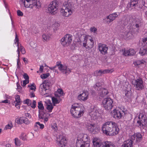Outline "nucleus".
<instances>
[{
	"mask_svg": "<svg viewBox=\"0 0 147 147\" xmlns=\"http://www.w3.org/2000/svg\"><path fill=\"white\" fill-rule=\"evenodd\" d=\"M102 129L106 135L113 136L117 134L119 131L117 124L112 121H109L103 124Z\"/></svg>",
	"mask_w": 147,
	"mask_h": 147,
	"instance_id": "f257e3e1",
	"label": "nucleus"
},
{
	"mask_svg": "<svg viewBox=\"0 0 147 147\" xmlns=\"http://www.w3.org/2000/svg\"><path fill=\"white\" fill-rule=\"evenodd\" d=\"M74 11L73 3L70 2H65L63 3L60 12L63 16L68 17L71 16Z\"/></svg>",
	"mask_w": 147,
	"mask_h": 147,
	"instance_id": "f03ea898",
	"label": "nucleus"
},
{
	"mask_svg": "<svg viewBox=\"0 0 147 147\" xmlns=\"http://www.w3.org/2000/svg\"><path fill=\"white\" fill-rule=\"evenodd\" d=\"M89 140V137L87 134H79L76 143V147H89L90 146Z\"/></svg>",
	"mask_w": 147,
	"mask_h": 147,
	"instance_id": "7ed1b4c3",
	"label": "nucleus"
},
{
	"mask_svg": "<svg viewBox=\"0 0 147 147\" xmlns=\"http://www.w3.org/2000/svg\"><path fill=\"white\" fill-rule=\"evenodd\" d=\"M24 7H26L32 8L34 6L38 8L41 7V4L39 0H22Z\"/></svg>",
	"mask_w": 147,
	"mask_h": 147,
	"instance_id": "20e7f679",
	"label": "nucleus"
},
{
	"mask_svg": "<svg viewBox=\"0 0 147 147\" xmlns=\"http://www.w3.org/2000/svg\"><path fill=\"white\" fill-rule=\"evenodd\" d=\"M92 142L94 147H115L114 144L108 141L105 142L101 146L100 140L97 138H94L93 139Z\"/></svg>",
	"mask_w": 147,
	"mask_h": 147,
	"instance_id": "39448f33",
	"label": "nucleus"
},
{
	"mask_svg": "<svg viewBox=\"0 0 147 147\" xmlns=\"http://www.w3.org/2000/svg\"><path fill=\"white\" fill-rule=\"evenodd\" d=\"M113 100L110 98L107 97L103 99L102 101V105L104 109L109 111L113 106Z\"/></svg>",
	"mask_w": 147,
	"mask_h": 147,
	"instance_id": "423d86ee",
	"label": "nucleus"
},
{
	"mask_svg": "<svg viewBox=\"0 0 147 147\" xmlns=\"http://www.w3.org/2000/svg\"><path fill=\"white\" fill-rule=\"evenodd\" d=\"M56 66L58 67L59 70L63 74L68 75L71 72V69L68 68L65 64L63 65L61 62H57Z\"/></svg>",
	"mask_w": 147,
	"mask_h": 147,
	"instance_id": "0eeeda50",
	"label": "nucleus"
},
{
	"mask_svg": "<svg viewBox=\"0 0 147 147\" xmlns=\"http://www.w3.org/2000/svg\"><path fill=\"white\" fill-rule=\"evenodd\" d=\"M58 2L57 1L51 2L49 5L48 10L49 13L51 14H54L58 8Z\"/></svg>",
	"mask_w": 147,
	"mask_h": 147,
	"instance_id": "6e6552de",
	"label": "nucleus"
},
{
	"mask_svg": "<svg viewBox=\"0 0 147 147\" xmlns=\"http://www.w3.org/2000/svg\"><path fill=\"white\" fill-rule=\"evenodd\" d=\"M138 118L140 120L137 121L138 126L141 129H144L146 126H147V118L146 116L140 115Z\"/></svg>",
	"mask_w": 147,
	"mask_h": 147,
	"instance_id": "1a4fd4ad",
	"label": "nucleus"
},
{
	"mask_svg": "<svg viewBox=\"0 0 147 147\" xmlns=\"http://www.w3.org/2000/svg\"><path fill=\"white\" fill-rule=\"evenodd\" d=\"M86 127L88 131L93 134H96L98 131V128L96 124L93 123H87Z\"/></svg>",
	"mask_w": 147,
	"mask_h": 147,
	"instance_id": "9d476101",
	"label": "nucleus"
},
{
	"mask_svg": "<svg viewBox=\"0 0 147 147\" xmlns=\"http://www.w3.org/2000/svg\"><path fill=\"white\" fill-rule=\"evenodd\" d=\"M72 41L71 36L70 34H67L61 39V44L64 47L69 46Z\"/></svg>",
	"mask_w": 147,
	"mask_h": 147,
	"instance_id": "9b49d317",
	"label": "nucleus"
},
{
	"mask_svg": "<svg viewBox=\"0 0 147 147\" xmlns=\"http://www.w3.org/2000/svg\"><path fill=\"white\" fill-rule=\"evenodd\" d=\"M132 84L134 85L136 89L137 90L141 89L143 87L142 80L140 78L133 80L132 81Z\"/></svg>",
	"mask_w": 147,
	"mask_h": 147,
	"instance_id": "f8f14e48",
	"label": "nucleus"
},
{
	"mask_svg": "<svg viewBox=\"0 0 147 147\" xmlns=\"http://www.w3.org/2000/svg\"><path fill=\"white\" fill-rule=\"evenodd\" d=\"M56 143L59 147H64L66 143V139L62 135L57 136Z\"/></svg>",
	"mask_w": 147,
	"mask_h": 147,
	"instance_id": "ddd939ff",
	"label": "nucleus"
},
{
	"mask_svg": "<svg viewBox=\"0 0 147 147\" xmlns=\"http://www.w3.org/2000/svg\"><path fill=\"white\" fill-rule=\"evenodd\" d=\"M84 108L82 105L78 106L76 112L74 113V117L78 118L82 115L84 113Z\"/></svg>",
	"mask_w": 147,
	"mask_h": 147,
	"instance_id": "4468645a",
	"label": "nucleus"
},
{
	"mask_svg": "<svg viewBox=\"0 0 147 147\" xmlns=\"http://www.w3.org/2000/svg\"><path fill=\"white\" fill-rule=\"evenodd\" d=\"M112 116L115 119H120L123 116L124 112L121 110L119 111L116 109H114L111 112Z\"/></svg>",
	"mask_w": 147,
	"mask_h": 147,
	"instance_id": "2eb2a0df",
	"label": "nucleus"
},
{
	"mask_svg": "<svg viewBox=\"0 0 147 147\" xmlns=\"http://www.w3.org/2000/svg\"><path fill=\"white\" fill-rule=\"evenodd\" d=\"M98 49L100 53L102 55H105L107 53L108 47L105 44L102 43H98Z\"/></svg>",
	"mask_w": 147,
	"mask_h": 147,
	"instance_id": "dca6fc26",
	"label": "nucleus"
},
{
	"mask_svg": "<svg viewBox=\"0 0 147 147\" xmlns=\"http://www.w3.org/2000/svg\"><path fill=\"white\" fill-rule=\"evenodd\" d=\"M89 114L92 119H97L99 116V113L97 108L94 107L93 109H92Z\"/></svg>",
	"mask_w": 147,
	"mask_h": 147,
	"instance_id": "f3484780",
	"label": "nucleus"
},
{
	"mask_svg": "<svg viewBox=\"0 0 147 147\" xmlns=\"http://www.w3.org/2000/svg\"><path fill=\"white\" fill-rule=\"evenodd\" d=\"M145 2L143 0H131L130 3V7L138 6L141 5H144Z\"/></svg>",
	"mask_w": 147,
	"mask_h": 147,
	"instance_id": "a211bd4d",
	"label": "nucleus"
},
{
	"mask_svg": "<svg viewBox=\"0 0 147 147\" xmlns=\"http://www.w3.org/2000/svg\"><path fill=\"white\" fill-rule=\"evenodd\" d=\"M118 15L116 13H114L109 14L105 19L107 23L109 24L114 20L117 17Z\"/></svg>",
	"mask_w": 147,
	"mask_h": 147,
	"instance_id": "6ab92c4d",
	"label": "nucleus"
},
{
	"mask_svg": "<svg viewBox=\"0 0 147 147\" xmlns=\"http://www.w3.org/2000/svg\"><path fill=\"white\" fill-rule=\"evenodd\" d=\"M88 94L86 91H84L82 93L80 94L78 96V98L80 100L85 101L88 98Z\"/></svg>",
	"mask_w": 147,
	"mask_h": 147,
	"instance_id": "aec40b11",
	"label": "nucleus"
},
{
	"mask_svg": "<svg viewBox=\"0 0 147 147\" xmlns=\"http://www.w3.org/2000/svg\"><path fill=\"white\" fill-rule=\"evenodd\" d=\"M110 71V70L109 69H100L94 72V75L95 76H97L101 75L102 74L109 73Z\"/></svg>",
	"mask_w": 147,
	"mask_h": 147,
	"instance_id": "412c9836",
	"label": "nucleus"
},
{
	"mask_svg": "<svg viewBox=\"0 0 147 147\" xmlns=\"http://www.w3.org/2000/svg\"><path fill=\"white\" fill-rule=\"evenodd\" d=\"M94 45V41L92 38L88 37L86 49L89 50L92 49Z\"/></svg>",
	"mask_w": 147,
	"mask_h": 147,
	"instance_id": "4be33fe9",
	"label": "nucleus"
},
{
	"mask_svg": "<svg viewBox=\"0 0 147 147\" xmlns=\"http://www.w3.org/2000/svg\"><path fill=\"white\" fill-rule=\"evenodd\" d=\"M143 46L141 47L139 51V54L142 55L147 54V44H144L143 42Z\"/></svg>",
	"mask_w": 147,
	"mask_h": 147,
	"instance_id": "5701e85b",
	"label": "nucleus"
},
{
	"mask_svg": "<svg viewBox=\"0 0 147 147\" xmlns=\"http://www.w3.org/2000/svg\"><path fill=\"white\" fill-rule=\"evenodd\" d=\"M99 96L101 97H104L105 96L108 94L109 92L105 88H102L98 91Z\"/></svg>",
	"mask_w": 147,
	"mask_h": 147,
	"instance_id": "b1692460",
	"label": "nucleus"
},
{
	"mask_svg": "<svg viewBox=\"0 0 147 147\" xmlns=\"http://www.w3.org/2000/svg\"><path fill=\"white\" fill-rule=\"evenodd\" d=\"M15 98V100L14 102V103L15 104V106L16 108H18L19 109L20 105L21 103L20 96L19 95L16 96Z\"/></svg>",
	"mask_w": 147,
	"mask_h": 147,
	"instance_id": "393cba45",
	"label": "nucleus"
},
{
	"mask_svg": "<svg viewBox=\"0 0 147 147\" xmlns=\"http://www.w3.org/2000/svg\"><path fill=\"white\" fill-rule=\"evenodd\" d=\"M38 117L39 119L44 120L45 122H47L48 120V118L46 116V114L43 111H39Z\"/></svg>",
	"mask_w": 147,
	"mask_h": 147,
	"instance_id": "a878e982",
	"label": "nucleus"
},
{
	"mask_svg": "<svg viewBox=\"0 0 147 147\" xmlns=\"http://www.w3.org/2000/svg\"><path fill=\"white\" fill-rule=\"evenodd\" d=\"M132 141L131 140H127L123 142L122 146L123 147H133Z\"/></svg>",
	"mask_w": 147,
	"mask_h": 147,
	"instance_id": "bb28decb",
	"label": "nucleus"
},
{
	"mask_svg": "<svg viewBox=\"0 0 147 147\" xmlns=\"http://www.w3.org/2000/svg\"><path fill=\"white\" fill-rule=\"evenodd\" d=\"M77 105L74 104L72 105L71 106V113L72 115L74 117V113L76 112L77 109V107L78 106H77Z\"/></svg>",
	"mask_w": 147,
	"mask_h": 147,
	"instance_id": "cd10ccee",
	"label": "nucleus"
},
{
	"mask_svg": "<svg viewBox=\"0 0 147 147\" xmlns=\"http://www.w3.org/2000/svg\"><path fill=\"white\" fill-rule=\"evenodd\" d=\"M145 63V61L143 60L136 61L134 62L133 64L136 67H138V66L141 64H144Z\"/></svg>",
	"mask_w": 147,
	"mask_h": 147,
	"instance_id": "c85d7f7f",
	"label": "nucleus"
},
{
	"mask_svg": "<svg viewBox=\"0 0 147 147\" xmlns=\"http://www.w3.org/2000/svg\"><path fill=\"white\" fill-rule=\"evenodd\" d=\"M44 127L43 124H40L39 122H36L34 125V127L35 129H38L39 127L40 128L42 129L44 128Z\"/></svg>",
	"mask_w": 147,
	"mask_h": 147,
	"instance_id": "c756f323",
	"label": "nucleus"
},
{
	"mask_svg": "<svg viewBox=\"0 0 147 147\" xmlns=\"http://www.w3.org/2000/svg\"><path fill=\"white\" fill-rule=\"evenodd\" d=\"M14 142L17 147L21 146L22 144L21 141L18 138H16L14 139Z\"/></svg>",
	"mask_w": 147,
	"mask_h": 147,
	"instance_id": "7c9ffc66",
	"label": "nucleus"
},
{
	"mask_svg": "<svg viewBox=\"0 0 147 147\" xmlns=\"http://www.w3.org/2000/svg\"><path fill=\"white\" fill-rule=\"evenodd\" d=\"M46 85L44 84H40L39 88V91H46L47 89H46Z\"/></svg>",
	"mask_w": 147,
	"mask_h": 147,
	"instance_id": "2f4dec72",
	"label": "nucleus"
},
{
	"mask_svg": "<svg viewBox=\"0 0 147 147\" xmlns=\"http://www.w3.org/2000/svg\"><path fill=\"white\" fill-rule=\"evenodd\" d=\"M43 41H47L49 40L50 37L48 34H44L42 35Z\"/></svg>",
	"mask_w": 147,
	"mask_h": 147,
	"instance_id": "473e14b6",
	"label": "nucleus"
},
{
	"mask_svg": "<svg viewBox=\"0 0 147 147\" xmlns=\"http://www.w3.org/2000/svg\"><path fill=\"white\" fill-rule=\"evenodd\" d=\"M135 134L136 136V141L137 142H140L142 138V135L140 133H137Z\"/></svg>",
	"mask_w": 147,
	"mask_h": 147,
	"instance_id": "72a5a7b5",
	"label": "nucleus"
},
{
	"mask_svg": "<svg viewBox=\"0 0 147 147\" xmlns=\"http://www.w3.org/2000/svg\"><path fill=\"white\" fill-rule=\"evenodd\" d=\"M101 84L100 83H97L93 87L95 88V90H97L99 91L101 89Z\"/></svg>",
	"mask_w": 147,
	"mask_h": 147,
	"instance_id": "f704fd0d",
	"label": "nucleus"
},
{
	"mask_svg": "<svg viewBox=\"0 0 147 147\" xmlns=\"http://www.w3.org/2000/svg\"><path fill=\"white\" fill-rule=\"evenodd\" d=\"M60 26V24L59 23L55 22L52 25V27L54 30L55 31L58 30Z\"/></svg>",
	"mask_w": 147,
	"mask_h": 147,
	"instance_id": "c9c22d12",
	"label": "nucleus"
},
{
	"mask_svg": "<svg viewBox=\"0 0 147 147\" xmlns=\"http://www.w3.org/2000/svg\"><path fill=\"white\" fill-rule=\"evenodd\" d=\"M38 107L39 109L41 111H42L44 110V107L41 101L38 102Z\"/></svg>",
	"mask_w": 147,
	"mask_h": 147,
	"instance_id": "e433bc0d",
	"label": "nucleus"
},
{
	"mask_svg": "<svg viewBox=\"0 0 147 147\" xmlns=\"http://www.w3.org/2000/svg\"><path fill=\"white\" fill-rule=\"evenodd\" d=\"M16 121L18 124H21L24 123V120L22 118L20 117L19 118L16 119Z\"/></svg>",
	"mask_w": 147,
	"mask_h": 147,
	"instance_id": "4c0bfd02",
	"label": "nucleus"
},
{
	"mask_svg": "<svg viewBox=\"0 0 147 147\" xmlns=\"http://www.w3.org/2000/svg\"><path fill=\"white\" fill-rule=\"evenodd\" d=\"M125 96H124L125 98L127 99V100H128L129 99H130L131 98V93L129 92H126L125 94Z\"/></svg>",
	"mask_w": 147,
	"mask_h": 147,
	"instance_id": "58836bf2",
	"label": "nucleus"
},
{
	"mask_svg": "<svg viewBox=\"0 0 147 147\" xmlns=\"http://www.w3.org/2000/svg\"><path fill=\"white\" fill-rule=\"evenodd\" d=\"M122 51L123 52V55H125V56H129L128 50H127L125 49H124L122 50Z\"/></svg>",
	"mask_w": 147,
	"mask_h": 147,
	"instance_id": "ea45409f",
	"label": "nucleus"
},
{
	"mask_svg": "<svg viewBox=\"0 0 147 147\" xmlns=\"http://www.w3.org/2000/svg\"><path fill=\"white\" fill-rule=\"evenodd\" d=\"M129 56H132L136 54L135 51L133 49L131 48L129 50Z\"/></svg>",
	"mask_w": 147,
	"mask_h": 147,
	"instance_id": "a19ab883",
	"label": "nucleus"
},
{
	"mask_svg": "<svg viewBox=\"0 0 147 147\" xmlns=\"http://www.w3.org/2000/svg\"><path fill=\"white\" fill-rule=\"evenodd\" d=\"M13 127L12 123L11 122H10V123L6 125L4 128V129L7 130V129H11Z\"/></svg>",
	"mask_w": 147,
	"mask_h": 147,
	"instance_id": "79ce46f5",
	"label": "nucleus"
},
{
	"mask_svg": "<svg viewBox=\"0 0 147 147\" xmlns=\"http://www.w3.org/2000/svg\"><path fill=\"white\" fill-rule=\"evenodd\" d=\"M20 139L22 140L25 141L26 140V135L25 134L22 133L21 134L20 136Z\"/></svg>",
	"mask_w": 147,
	"mask_h": 147,
	"instance_id": "37998d69",
	"label": "nucleus"
},
{
	"mask_svg": "<svg viewBox=\"0 0 147 147\" xmlns=\"http://www.w3.org/2000/svg\"><path fill=\"white\" fill-rule=\"evenodd\" d=\"M28 87L31 90H35L36 88V86L34 83L33 84H30L28 85Z\"/></svg>",
	"mask_w": 147,
	"mask_h": 147,
	"instance_id": "c03bdc74",
	"label": "nucleus"
},
{
	"mask_svg": "<svg viewBox=\"0 0 147 147\" xmlns=\"http://www.w3.org/2000/svg\"><path fill=\"white\" fill-rule=\"evenodd\" d=\"M52 102L54 104H58L59 103L60 100L57 99L56 98L53 97L52 98Z\"/></svg>",
	"mask_w": 147,
	"mask_h": 147,
	"instance_id": "a18cd8bd",
	"label": "nucleus"
},
{
	"mask_svg": "<svg viewBox=\"0 0 147 147\" xmlns=\"http://www.w3.org/2000/svg\"><path fill=\"white\" fill-rule=\"evenodd\" d=\"M19 49L21 51L22 54H24L26 53V51L24 48L21 45H20V46L19 45Z\"/></svg>",
	"mask_w": 147,
	"mask_h": 147,
	"instance_id": "49530a36",
	"label": "nucleus"
},
{
	"mask_svg": "<svg viewBox=\"0 0 147 147\" xmlns=\"http://www.w3.org/2000/svg\"><path fill=\"white\" fill-rule=\"evenodd\" d=\"M47 108L49 112H51L53 108V107L51 104L48 105L47 106Z\"/></svg>",
	"mask_w": 147,
	"mask_h": 147,
	"instance_id": "de8ad7c7",
	"label": "nucleus"
},
{
	"mask_svg": "<svg viewBox=\"0 0 147 147\" xmlns=\"http://www.w3.org/2000/svg\"><path fill=\"white\" fill-rule=\"evenodd\" d=\"M88 37H85L84 40L83 41V46L86 48L87 47V42L88 40Z\"/></svg>",
	"mask_w": 147,
	"mask_h": 147,
	"instance_id": "09e8293b",
	"label": "nucleus"
},
{
	"mask_svg": "<svg viewBox=\"0 0 147 147\" xmlns=\"http://www.w3.org/2000/svg\"><path fill=\"white\" fill-rule=\"evenodd\" d=\"M49 76V73L43 74L41 75L40 77L42 79H45L48 77Z\"/></svg>",
	"mask_w": 147,
	"mask_h": 147,
	"instance_id": "8fccbe9b",
	"label": "nucleus"
},
{
	"mask_svg": "<svg viewBox=\"0 0 147 147\" xmlns=\"http://www.w3.org/2000/svg\"><path fill=\"white\" fill-rule=\"evenodd\" d=\"M52 128L54 131L56 132L58 131V128L56 123H54L52 125Z\"/></svg>",
	"mask_w": 147,
	"mask_h": 147,
	"instance_id": "3c124183",
	"label": "nucleus"
},
{
	"mask_svg": "<svg viewBox=\"0 0 147 147\" xmlns=\"http://www.w3.org/2000/svg\"><path fill=\"white\" fill-rule=\"evenodd\" d=\"M30 106L33 109L35 108L36 106V102L35 100H33L32 103L31 102V105Z\"/></svg>",
	"mask_w": 147,
	"mask_h": 147,
	"instance_id": "603ef678",
	"label": "nucleus"
},
{
	"mask_svg": "<svg viewBox=\"0 0 147 147\" xmlns=\"http://www.w3.org/2000/svg\"><path fill=\"white\" fill-rule=\"evenodd\" d=\"M90 30L91 32H93L94 33H96L97 30V29L94 27H91L90 29Z\"/></svg>",
	"mask_w": 147,
	"mask_h": 147,
	"instance_id": "864d4df0",
	"label": "nucleus"
},
{
	"mask_svg": "<svg viewBox=\"0 0 147 147\" xmlns=\"http://www.w3.org/2000/svg\"><path fill=\"white\" fill-rule=\"evenodd\" d=\"M29 82V80H25L23 81V84L22 85V86L24 87Z\"/></svg>",
	"mask_w": 147,
	"mask_h": 147,
	"instance_id": "5fc2aeb1",
	"label": "nucleus"
},
{
	"mask_svg": "<svg viewBox=\"0 0 147 147\" xmlns=\"http://www.w3.org/2000/svg\"><path fill=\"white\" fill-rule=\"evenodd\" d=\"M132 35L131 34L130 32H128L125 35L126 38H130L131 37V36Z\"/></svg>",
	"mask_w": 147,
	"mask_h": 147,
	"instance_id": "6e6d98bb",
	"label": "nucleus"
},
{
	"mask_svg": "<svg viewBox=\"0 0 147 147\" xmlns=\"http://www.w3.org/2000/svg\"><path fill=\"white\" fill-rule=\"evenodd\" d=\"M14 41L15 43V44H16L17 43V44H18V43L19 44V39L16 32V37Z\"/></svg>",
	"mask_w": 147,
	"mask_h": 147,
	"instance_id": "4d7b16f0",
	"label": "nucleus"
},
{
	"mask_svg": "<svg viewBox=\"0 0 147 147\" xmlns=\"http://www.w3.org/2000/svg\"><path fill=\"white\" fill-rule=\"evenodd\" d=\"M31 101L30 100L27 99L25 101V103L27 104L28 106H30L31 105Z\"/></svg>",
	"mask_w": 147,
	"mask_h": 147,
	"instance_id": "13d9d810",
	"label": "nucleus"
},
{
	"mask_svg": "<svg viewBox=\"0 0 147 147\" xmlns=\"http://www.w3.org/2000/svg\"><path fill=\"white\" fill-rule=\"evenodd\" d=\"M17 15L19 16H22L23 13L20 10H18L17 11Z\"/></svg>",
	"mask_w": 147,
	"mask_h": 147,
	"instance_id": "bf43d9fd",
	"label": "nucleus"
},
{
	"mask_svg": "<svg viewBox=\"0 0 147 147\" xmlns=\"http://www.w3.org/2000/svg\"><path fill=\"white\" fill-rule=\"evenodd\" d=\"M17 89L18 91H20L22 88L21 86H20L18 82L17 83Z\"/></svg>",
	"mask_w": 147,
	"mask_h": 147,
	"instance_id": "052dcab7",
	"label": "nucleus"
},
{
	"mask_svg": "<svg viewBox=\"0 0 147 147\" xmlns=\"http://www.w3.org/2000/svg\"><path fill=\"white\" fill-rule=\"evenodd\" d=\"M136 138V136L135 134L131 136L130 140H131L132 141V144H133V141Z\"/></svg>",
	"mask_w": 147,
	"mask_h": 147,
	"instance_id": "680f3d73",
	"label": "nucleus"
},
{
	"mask_svg": "<svg viewBox=\"0 0 147 147\" xmlns=\"http://www.w3.org/2000/svg\"><path fill=\"white\" fill-rule=\"evenodd\" d=\"M125 123L128 126H130L132 125V123L129 120L126 121L125 122Z\"/></svg>",
	"mask_w": 147,
	"mask_h": 147,
	"instance_id": "e2e57ef3",
	"label": "nucleus"
},
{
	"mask_svg": "<svg viewBox=\"0 0 147 147\" xmlns=\"http://www.w3.org/2000/svg\"><path fill=\"white\" fill-rule=\"evenodd\" d=\"M24 78L26 80H29V77L27 74L24 73L23 75Z\"/></svg>",
	"mask_w": 147,
	"mask_h": 147,
	"instance_id": "0e129e2a",
	"label": "nucleus"
},
{
	"mask_svg": "<svg viewBox=\"0 0 147 147\" xmlns=\"http://www.w3.org/2000/svg\"><path fill=\"white\" fill-rule=\"evenodd\" d=\"M24 123L26 124H28L30 123V122L28 121V119L26 118H25V119H24Z\"/></svg>",
	"mask_w": 147,
	"mask_h": 147,
	"instance_id": "69168bd1",
	"label": "nucleus"
},
{
	"mask_svg": "<svg viewBox=\"0 0 147 147\" xmlns=\"http://www.w3.org/2000/svg\"><path fill=\"white\" fill-rule=\"evenodd\" d=\"M44 66L43 65H40L39 68V71L41 72H42L43 71Z\"/></svg>",
	"mask_w": 147,
	"mask_h": 147,
	"instance_id": "338daca9",
	"label": "nucleus"
},
{
	"mask_svg": "<svg viewBox=\"0 0 147 147\" xmlns=\"http://www.w3.org/2000/svg\"><path fill=\"white\" fill-rule=\"evenodd\" d=\"M25 116L26 117H28L29 118H31V116L30 114L29 113H26L25 114Z\"/></svg>",
	"mask_w": 147,
	"mask_h": 147,
	"instance_id": "774afa93",
	"label": "nucleus"
}]
</instances>
